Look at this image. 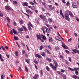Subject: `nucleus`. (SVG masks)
<instances>
[{
  "instance_id": "nucleus-3",
  "label": "nucleus",
  "mask_w": 79,
  "mask_h": 79,
  "mask_svg": "<svg viewBox=\"0 0 79 79\" xmlns=\"http://www.w3.org/2000/svg\"><path fill=\"white\" fill-rule=\"evenodd\" d=\"M69 70H70V71H74L75 70V71H77V70H79V68H76L73 69H72L71 68L69 67Z\"/></svg>"
},
{
  "instance_id": "nucleus-11",
  "label": "nucleus",
  "mask_w": 79,
  "mask_h": 79,
  "mask_svg": "<svg viewBox=\"0 0 79 79\" xmlns=\"http://www.w3.org/2000/svg\"><path fill=\"white\" fill-rule=\"evenodd\" d=\"M18 30L20 31L19 32L21 33V34L23 33L22 31H24V30H23L22 28H19L18 29Z\"/></svg>"
},
{
  "instance_id": "nucleus-43",
  "label": "nucleus",
  "mask_w": 79,
  "mask_h": 79,
  "mask_svg": "<svg viewBox=\"0 0 79 79\" xmlns=\"http://www.w3.org/2000/svg\"><path fill=\"white\" fill-rule=\"evenodd\" d=\"M75 74H76V75H78V74H79V73H78V71H77V70H75Z\"/></svg>"
},
{
  "instance_id": "nucleus-60",
  "label": "nucleus",
  "mask_w": 79,
  "mask_h": 79,
  "mask_svg": "<svg viewBox=\"0 0 79 79\" xmlns=\"http://www.w3.org/2000/svg\"><path fill=\"white\" fill-rule=\"evenodd\" d=\"M34 62L35 64H38V62L36 60H34Z\"/></svg>"
},
{
  "instance_id": "nucleus-50",
  "label": "nucleus",
  "mask_w": 79,
  "mask_h": 79,
  "mask_svg": "<svg viewBox=\"0 0 79 79\" xmlns=\"http://www.w3.org/2000/svg\"><path fill=\"white\" fill-rule=\"evenodd\" d=\"M14 26H16V22L14 21Z\"/></svg>"
},
{
  "instance_id": "nucleus-59",
  "label": "nucleus",
  "mask_w": 79,
  "mask_h": 79,
  "mask_svg": "<svg viewBox=\"0 0 79 79\" xmlns=\"http://www.w3.org/2000/svg\"><path fill=\"white\" fill-rule=\"evenodd\" d=\"M61 73H63L64 72H65V70L61 69Z\"/></svg>"
},
{
  "instance_id": "nucleus-24",
  "label": "nucleus",
  "mask_w": 79,
  "mask_h": 79,
  "mask_svg": "<svg viewBox=\"0 0 79 79\" xmlns=\"http://www.w3.org/2000/svg\"><path fill=\"white\" fill-rule=\"evenodd\" d=\"M62 47H63V48H64V49H66V47H67L66 46L65 44H62Z\"/></svg>"
},
{
  "instance_id": "nucleus-1",
  "label": "nucleus",
  "mask_w": 79,
  "mask_h": 79,
  "mask_svg": "<svg viewBox=\"0 0 79 79\" xmlns=\"http://www.w3.org/2000/svg\"><path fill=\"white\" fill-rule=\"evenodd\" d=\"M53 61L55 64V66H53V65L51 63L49 64V66H50L54 71H56L57 68V66H58V64L57 62H56L55 60H53Z\"/></svg>"
},
{
  "instance_id": "nucleus-53",
  "label": "nucleus",
  "mask_w": 79,
  "mask_h": 79,
  "mask_svg": "<svg viewBox=\"0 0 79 79\" xmlns=\"http://www.w3.org/2000/svg\"><path fill=\"white\" fill-rule=\"evenodd\" d=\"M40 74L41 75H42V74H43V72L42 71V70H40Z\"/></svg>"
},
{
  "instance_id": "nucleus-29",
  "label": "nucleus",
  "mask_w": 79,
  "mask_h": 79,
  "mask_svg": "<svg viewBox=\"0 0 79 79\" xmlns=\"http://www.w3.org/2000/svg\"><path fill=\"white\" fill-rule=\"evenodd\" d=\"M41 55H42V56H44V57H45V56H46V54H45V52H43L42 54H41Z\"/></svg>"
},
{
  "instance_id": "nucleus-16",
  "label": "nucleus",
  "mask_w": 79,
  "mask_h": 79,
  "mask_svg": "<svg viewBox=\"0 0 79 79\" xmlns=\"http://www.w3.org/2000/svg\"><path fill=\"white\" fill-rule=\"evenodd\" d=\"M69 15H70V16H71V17H72V18H74V15H73V14H72V12H71L69 11Z\"/></svg>"
},
{
  "instance_id": "nucleus-51",
  "label": "nucleus",
  "mask_w": 79,
  "mask_h": 79,
  "mask_svg": "<svg viewBox=\"0 0 79 79\" xmlns=\"http://www.w3.org/2000/svg\"><path fill=\"white\" fill-rule=\"evenodd\" d=\"M1 79H3V77L4 76L3 75H1Z\"/></svg>"
},
{
  "instance_id": "nucleus-37",
  "label": "nucleus",
  "mask_w": 79,
  "mask_h": 79,
  "mask_svg": "<svg viewBox=\"0 0 79 79\" xmlns=\"http://www.w3.org/2000/svg\"><path fill=\"white\" fill-rule=\"evenodd\" d=\"M55 49L56 51L58 50H59V48L58 47H55Z\"/></svg>"
},
{
  "instance_id": "nucleus-15",
  "label": "nucleus",
  "mask_w": 79,
  "mask_h": 79,
  "mask_svg": "<svg viewBox=\"0 0 79 79\" xmlns=\"http://www.w3.org/2000/svg\"><path fill=\"white\" fill-rule=\"evenodd\" d=\"M35 55L36 57H37L38 58H42V56L38 54H36Z\"/></svg>"
},
{
  "instance_id": "nucleus-25",
  "label": "nucleus",
  "mask_w": 79,
  "mask_h": 79,
  "mask_svg": "<svg viewBox=\"0 0 79 79\" xmlns=\"http://www.w3.org/2000/svg\"><path fill=\"white\" fill-rule=\"evenodd\" d=\"M40 21V19L39 18L37 19V20H36V22L37 24L39 23V22Z\"/></svg>"
},
{
  "instance_id": "nucleus-31",
  "label": "nucleus",
  "mask_w": 79,
  "mask_h": 79,
  "mask_svg": "<svg viewBox=\"0 0 79 79\" xmlns=\"http://www.w3.org/2000/svg\"><path fill=\"white\" fill-rule=\"evenodd\" d=\"M15 54L16 56H18L19 55L18 54V51H16L15 52Z\"/></svg>"
},
{
  "instance_id": "nucleus-54",
  "label": "nucleus",
  "mask_w": 79,
  "mask_h": 79,
  "mask_svg": "<svg viewBox=\"0 0 79 79\" xmlns=\"http://www.w3.org/2000/svg\"><path fill=\"white\" fill-rule=\"evenodd\" d=\"M43 34H45V29H44L43 30Z\"/></svg>"
},
{
  "instance_id": "nucleus-13",
  "label": "nucleus",
  "mask_w": 79,
  "mask_h": 79,
  "mask_svg": "<svg viewBox=\"0 0 79 79\" xmlns=\"http://www.w3.org/2000/svg\"><path fill=\"white\" fill-rule=\"evenodd\" d=\"M46 60L48 62H52V60H51V59L48 57H46Z\"/></svg>"
},
{
  "instance_id": "nucleus-18",
  "label": "nucleus",
  "mask_w": 79,
  "mask_h": 79,
  "mask_svg": "<svg viewBox=\"0 0 79 79\" xmlns=\"http://www.w3.org/2000/svg\"><path fill=\"white\" fill-rule=\"evenodd\" d=\"M12 31L14 34H18V31H15V29H12Z\"/></svg>"
},
{
  "instance_id": "nucleus-56",
  "label": "nucleus",
  "mask_w": 79,
  "mask_h": 79,
  "mask_svg": "<svg viewBox=\"0 0 79 79\" xmlns=\"http://www.w3.org/2000/svg\"><path fill=\"white\" fill-rule=\"evenodd\" d=\"M61 1L64 3H66V2H65V0H62Z\"/></svg>"
},
{
  "instance_id": "nucleus-64",
  "label": "nucleus",
  "mask_w": 79,
  "mask_h": 79,
  "mask_svg": "<svg viewBox=\"0 0 79 79\" xmlns=\"http://www.w3.org/2000/svg\"><path fill=\"white\" fill-rule=\"evenodd\" d=\"M33 79H37V77L34 76L33 77Z\"/></svg>"
},
{
  "instance_id": "nucleus-21",
  "label": "nucleus",
  "mask_w": 79,
  "mask_h": 79,
  "mask_svg": "<svg viewBox=\"0 0 79 79\" xmlns=\"http://www.w3.org/2000/svg\"><path fill=\"white\" fill-rule=\"evenodd\" d=\"M25 69L26 72H27V73H28V68H27V67L26 66H25Z\"/></svg>"
},
{
  "instance_id": "nucleus-23",
  "label": "nucleus",
  "mask_w": 79,
  "mask_h": 79,
  "mask_svg": "<svg viewBox=\"0 0 79 79\" xmlns=\"http://www.w3.org/2000/svg\"><path fill=\"white\" fill-rule=\"evenodd\" d=\"M69 12L68 11L65 12L64 16H69Z\"/></svg>"
},
{
  "instance_id": "nucleus-26",
  "label": "nucleus",
  "mask_w": 79,
  "mask_h": 79,
  "mask_svg": "<svg viewBox=\"0 0 79 79\" xmlns=\"http://www.w3.org/2000/svg\"><path fill=\"white\" fill-rule=\"evenodd\" d=\"M46 69L48 71H50V68L48 67V66H46Z\"/></svg>"
},
{
  "instance_id": "nucleus-49",
  "label": "nucleus",
  "mask_w": 79,
  "mask_h": 79,
  "mask_svg": "<svg viewBox=\"0 0 79 79\" xmlns=\"http://www.w3.org/2000/svg\"><path fill=\"white\" fill-rule=\"evenodd\" d=\"M40 50H42V49H43V47H42V46H40Z\"/></svg>"
},
{
  "instance_id": "nucleus-36",
  "label": "nucleus",
  "mask_w": 79,
  "mask_h": 79,
  "mask_svg": "<svg viewBox=\"0 0 79 79\" xmlns=\"http://www.w3.org/2000/svg\"><path fill=\"white\" fill-rule=\"evenodd\" d=\"M6 19L7 20V21L8 23L10 22V18L8 17H6Z\"/></svg>"
},
{
  "instance_id": "nucleus-34",
  "label": "nucleus",
  "mask_w": 79,
  "mask_h": 79,
  "mask_svg": "<svg viewBox=\"0 0 79 79\" xmlns=\"http://www.w3.org/2000/svg\"><path fill=\"white\" fill-rule=\"evenodd\" d=\"M70 5V3L69 1L68 2L66 3V6H68Z\"/></svg>"
},
{
  "instance_id": "nucleus-19",
  "label": "nucleus",
  "mask_w": 79,
  "mask_h": 79,
  "mask_svg": "<svg viewBox=\"0 0 79 79\" xmlns=\"http://www.w3.org/2000/svg\"><path fill=\"white\" fill-rule=\"evenodd\" d=\"M19 21L20 24H23L24 23V22L23 20L21 19H19Z\"/></svg>"
},
{
  "instance_id": "nucleus-10",
  "label": "nucleus",
  "mask_w": 79,
  "mask_h": 79,
  "mask_svg": "<svg viewBox=\"0 0 79 79\" xmlns=\"http://www.w3.org/2000/svg\"><path fill=\"white\" fill-rule=\"evenodd\" d=\"M40 37L42 36H41V35H40V34L39 35H36V37H37V39L40 40V39H41L42 38Z\"/></svg>"
},
{
  "instance_id": "nucleus-7",
  "label": "nucleus",
  "mask_w": 79,
  "mask_h": 79,
  "mask_svg": "<svg viewBox=\"0 0 79 79\" xmlns=\"http://www.w3.org/2000/svg\"><path fill=\"white\" fill-rule=\"evenodd\" d=\"M72 51L74 52L75 53H77L78 54H79V50L77 49H73Z\"/></svg>"
},
{
  "instance_id": "nucleus-63",
  "label": "nucleus",
  "mask_w": 79,
  "mask_h": 79,
  "mask_svg": "<svg viewBox=\"0 0 79 79\" xmlns=\"http://www.w3.org/2000/svg\"><path fill=\"white\" fill-rule=\"evenodd\" d=\"M65 52L67 53H69V52L67 50H65Z\"/></svg>"
},
{
  "instance_id": "nucleus-32",
  "label": "nucleus",
  "mask_w": 79,
  "mask_h": 79,
  "mask_svg": "<svg viewBox=\"0 0 79 79\" xmlns=\"http://www.w3.org/2000/svg\"><path fill=\"white\" fill-rule=\"evenodd\" d=\"M27 25H28L29 30L30 31H31L32 30V29L31 28V27H30V26H29V25L28 24Z\"/></svg>"
},
{
  "instance_id": "nucleus-9",
  "label": "nucleus",
  "mask_w": 79,
  "mask_h": 79,
  "mask_svg": "<svg viewBox=\"0 0 79 79\" xmlns=\"http://www.w3.org/2000/svg\"><path fill=\"white\" fill-rule=\"evenodd\" d=\"M5 8L7 10H11V8L9 7L8 6H6L5 7Z\"/></svg>"
},
{
  "instance_id": "nucleus-5",
  "label": "nucleus",
  "mask_w": 79,
  "mask_h": 79,
  "mask_svg": "<svg viewBox=\"0 0 79 79\" xmlns=\"http://www.w3.org/2000/svg\"><path fill=\"white\" fill-rule=\"evenodd\" d=\"M72 6L73 8H77L78 7L77 5L74 4V3L72 4Z\"/></svg>"
},
{
  "instance_id": "nucleus-6",
  "label": "nucleus",
  "mask_w": 79,
  "mask_h": 79,
  "mask_svg": "<svg viewBox=\"0 0 79 79\" xmlns=\"http://www.w3.org/2000/svg\"><path fill=\"white\" fill-rule=\"evenodd\" d=\"M60 14L62 16V18L64 19V15H63V12L62 11V10H60Z\"/></svg>"
},
{
  "instance_id": "nucleus-62",
  "label": "nucleus",
  "mask_w": 79,
  "mask_h": 79,
  "mask_svg": "<svg viewBox=\"0 0 79 79\" xmlns=\"http://www.w3.org/2000/svg\"><path fill=\"white\" fill-rule=\"evenodd\" d=\"M3 16V15L2 13L0 14V16H1V17H2Z\"/></svg>"
},
{
  "instance_id": "nucleus-47",
  "label": "nucleus",
  "mask_w": 79,
  "mask_h": 79,
  "mask_svg": "<svg viewBox=\"0 0 79 79\" xmlns=\"http://www.w3.org/2000/svg\"><path fill=\"white\" fill-rule=\"evenodd\" d=\"M30 4H31V5H35L34 3V2H30Z\"/></svg>"
},
{
  "instance_id": "nucleus-38",
  "label": "nucleus",
  "mask_w": 79,
  "mask_h": 79,
  "mask_svg": "<svg viewBox=\"0 0 79 79\" xmlns=\"http://www.w3.org/2000/svg\"><path fill=\"white\" fill-rule=\"evenodd\" d=\"M25 53H26V52H25V51L24 50H22V55H24Z\"/></svg>"
},
{
  "instance_id": "nucleus-30",
  "label": "nucleus",
  "mask_w": 79,
  "mask_h": 79,
  "mask_svg": "<svg viewBox=\"0 0 79 79\" xmlns=\"http://www.w3.org/2000/svg\"><path fill=\"white\" fill-rule=\"evenodd\" d=\"M48 20L49 21V22H50V23H52L53 22L52 20L50 19V18H48Z\"/></svg>"
},
{
  "instance_id": "nucleus-58",
  "label": "nucleus",
  "mask_w": 79,
  "mask_h": 79,
  "mask_svg": "<svg viewBox=\"0 0 79 79\" xmlns=\"http://www.w3.org/2000/svg\"><path fill=\"white\" fill-rule=\"evenodd\" d=\"M57 34L58 35H59V36H60V37H61V35H60V34L59 32H57Z\"/></svg>"
},
{
  "instance_id": "nucleus-17",
  "label": "nucleus",
  "mask_w": 79,
  "mask_h": 79,
  "mask_svg": "<svg viewBox=\"0 0 79 79\" xmlns=\"http://www.w3.org/2000/svg\"><path fill=\"white\" fill-rule=\"evenodd\" d=\"M23 6H28V3L26 2H23Z\"/></svg>"
},
{
  "instance_id": "nucleus-42",
  "label": "nucleus",
  "mask_w": 79,
  "mask_h": 79,
  "mask_svg": "<svg viewBox=\"0 0 79 79\" xmlns=\"http://www.w3.org/2000/svg\"><path fill=\"white\" fill-rule=\"evenodd\" d=\"M63 79H66V75H64L63 76Z\"/></svg>"
},
{
  "instance_id": "nucleus-48",
  "label": "nucleus",
  "mask_w": 79,
  "mask_h": 79,
  "mask_svg": "<svg viewBox=\"0 0 79 79\" xmlns=\"http://www.w3.org/2000/svg\"><path fill=\"white\" fill-rule=\"evenodd\" d=\"M25 61H26V62H27V63H28V64L29 63V60H27V59H25Z\"/></svg>"
},
{
  "instance_id": "nucleus-44",
  "label": "nucleus",
  "mask_w": 79,
  "mask_h": 79,
  "mask_svg": "<svg viewBox=\"0 0 79 79\" xmlns=\"http://www.w3.org/2000/svg\"><path fill=\"white\" fill-rule=\"evenodd\" d=\"M65 62L66 64H69V63L68 62V61L66 60H65Z\"/></svg>"
},
{
  "instance_id": "nucleus-8",
  "label": "nucleus",
  "mask_w": 79,
  "mask_h": 79,
  "mask_svg": "<svg viewBox=\"0 0 79 79\" xmlns=\"http://www.w3.org/2000/svg\"><path fill=\"white\" fill-rule=\"evenodd\" d=\"M51 30H50V28H46L45 32H46L48 33H50V32H51Z\"/></svg>"
},
{
  "instance_id": "nucleus-61",
  "label": "nucleus",
  "mask_w": 79,
  "mask_h": 79,
  "mask_svg": "<svg viewBox=\"0 0 79 79\" xmlns=\"http://www.w3.org/2000/svg\"><path fill=\"white\" fill-rule=\"evenodd\" d=\"M71 57H69V61H70V62H71Z\"/></svg>"
},
{
  "instance_id": "nucleus-28",
  "label": "nucleus",
  "mask_w": 79,
  "mask_h": 79,
  "mask_svg": "<svg viewBox=\"0 0 79 79\" xmlns=\"http://www.w3.org/2000/svg\"><path fill=\"white\" fill-rule=\"evenodd\" d=\"M14 40H18L19 39V38L17 36H15L14 37Z\"/></svg>"
},
{
  "instance_id": "nucleus-14",
  "label": "nucleus",
  "mask_w": 79,
  "mask_h": 79,
  "mask_svg": "<svg viewBox=\"0 0 79 79\" xmlns=\"http://www.w3.org/2000/svg\"><path fill=\"white\" fill-rule=\"evenodd\" d=\"M41 36L43 37H42V39L44 40H46V37L44 35H43V34H41Z\"/></svg>"
},
{
  "instance_id": "nucleus-12",
  "label": "nucleus",
  "mask_w": 79,
  "mask_h": 79,
  "mask_svg": "<svg viewBox=\"0 0 79 79\" xmlns=\"http://www.w3.org/2000/svg\"><path fill=\"white\" fill-rule=\"evenodd\" d=\"M55 39L56 40H58L59 41H61V39L60 38V37L58 36H56L55 37Z\"/></svg>"
},
{
  "instance_id": "nucleus-22",
  "label": "nucleus",
  "mask_w": 79,
  "mask_h": 79,
  "mask_svg": "<svg viewBox=\"0 0 79 79\" xmlns=\"http://www.w3.org/2000/svg\"><path fill=\"white\" fill-rule=\"evenodd\" d=\"M72 77L74 78V79H76L78 78V77L76 75L72 76Z\"/></svg>"
},
{
  "instance_id": "nucleus-57",
  "label": "nucleus",
  "mask_w": 79,
  "mask_h": 79,
  "mask_svg": "<svg viewBox=\"0 0 79 79\" xmlns=\"http://www.w3.org/2000/svg\"><path fill=\"white\" fill-rule=\"evenodd\" d=\"M48 48L50 50H52V48H51V47H50V46L49 45L48 46Z\"/></svg>"
},
{
  "instance_id": "nucleus-4",
  "label": "nucleus",
  "mask_w": 79,
  "mask_h": 79,
  "mask_svg": "<svg viewBox=\"0 0 79 79\" xmlns=\"http://www.w3.org/2000/svg\"><path fill=\"white\" fill-rule=\"evenodd\" d=\"M65 19L68 21H70V18L69 17V15H64Z\"/></svg>"
},
{
  "instance_id": "nucleus-35",
  "label": "nucleus",
  "mask_w": 79,
  "mask_h": 79,
  "mask_svg": "<svg viewBox=\"0 0 79 79\" xmlns=\"http://www.w3.org/2000/svg\"><path fill=\"white\" fill-rule=\"evenodd\" d=\"M1 47L2 48V49L3 50V51H6L5 49V48L3 47V46H1Z\"/></svg>"
},
{
  "instance_id": "nucleus-45",
  "label": "nucleus",
  "mask_w": 79,
  "mask_h": 79,
  "mask_svg": "<svg viewBox=\"0 0 79 79\" xmlns=\"http://www.w3.org/2000/svg\"><path fill=\"white\" fill-rule=\"evenodd\" d=\"M57 73L58 74H60V76H62V73H61L60 71H57Z\"/></svg>"
},
{
  "instance_id": "nucleus-46",
  "label": "nucleus",
  "mask_w": 79,
  "mask_h": 79,
  "mask_svg": "<svg viewBox=\"0 0 79 79\" xmlns=\"http://www.w3.org/2000/svg\"><path fill=\"white\" fill-rule=\"evenodd\" d=\"M46 52L47 53H49V54H50V55H51V53L50 52H49V51H48V50H47Z\"/></svg>"
},
{
  "instance_id": "nucleus-40",
  "label": "nucleus",
  "mask_w": 79,
  "mask_h": 79,
  "mask_svg": "<svg viewBox=\"0 0 79 79\" xmlns=\"http://www.w3.org/2000/svg\"><path fill=\"white\" fill-rule=\"evenodd\" d=\"M31 11V10H26V11L27 13H29L30 12V11Z\"/></svg>"
},
{
  "instance_id": "nucleus-27",
  "label": "nucleus",
  "mask_w": 79,
  "mask_h": 79,
  "mask_svg": "<svg viewBox=\"0 0 79 79\" xmlns=\"http://www.w3.org/2000/svg\"><path fill=\"white\" fill-rule=\"evenodd\" d=\"M13 3L14 4V5H17V4H18L17 1H14L13 2Z\"/></svg>"
},
{
  "instance_id": "nucleus-39",
  "label": "nucleus",
  "mask_w": 79,
  "mask_h": 79,
  "mask_svg": "<svg viewBox=\"0 0 79 79\" xmlns=\"http://www.w3.org/2000/svg\"><path fill=\"white\" fill-rule=\"evenodd\" d=\"M29 25H30L31 27H33V26H32V24L30 22H29Z\"/></svg>"
},
{
  "instance_id": "nucleus-52",
  "label": "nucleus",
  "mask_w": 79,
  "mask_h": 79,
  "mask_svg": "<svg viewBox=\"0 0 79 79\" xmlns=\"http://www.w3.org/2000/svg\"><path fill=\"white\" fill-rule=\"evenodd\" d=\"M10 34L11 35L13 34V31H12V30H11L10 31Z\"/></svg>"
},
{
  "instance_id": "nucleus-41",
  "label": "nucleus",
  "mask_w": 79,
  "mask_h": 79,
  "mask_svg": "<svg viewBox=\"0 0 79 79\" xmlns=\"http://www.w3.org/2000/svg\"><path fill=\"white\" fill-rule=\"evenodd\" d=\"M23 13V14H24V15H26V16H27L28 18H29V15H28L27 14L24 13Z\"/></svg>"
},
{
  "instance_id": "nucleus-33",
  "label": "nucleus",
  "mask_w": 79,
  "mask_h": 79,
  "mask_svg": "<svg viewBox=\"0 0 79 79\" xmlns=\"http://www.w3.org/2000/svg\"><path fill=\"white\" fill-rule=\"evenodd\" d=\"M22 27L24 28L25 31H27V28L24 26H23Z\"/></svg>"
},
{
  "instance_id": "nucleus-2",
  "label": "nucleus",
  "mask_w": 79,
  "mask_h": 79,
  "mask_svg": "<svg viewBox=\"0 0 79 79\" xmlns=\"http://www.w3.org/2000/svg\"><path fill=\"white\" fill-rule=\"evenodd\" d=\"M40 18H41L42 19H43V23L44 24H47V23H48V21H47V19H45V16H44V15L43 16L42 14L40 15Z\"/></svg>"
},
{
  "instance_id": "nucleus-20",
  "label": "nucleus",
  "mask_w": 79,
  "mask_h": 79,
  "mask_svg": "<svg viewBox=\"0 0 79 79\" xmlns=\"http://www.w3.org/2000/svg\"><path fill=\"white\" fill-rule=\"evenodd\" d=\"M48 40L50 42H52L53 41V40H52V37H49V38Z\"/></svg>"
},
{
  "instance_id": "nucleus-55",
  "label": "nucleus",
  "mask_w": 79,
  "mask_h": 79,
  "mask_svg": "<svg viewBox=\"0 0 79 79\" xmlns=\"http://www.w3.org/2000/svg\"><path fill=\"white\" fill-rule=\"evenodd\" d=\"M60 57L61 58H62V59H63V58H64L63 56L62 55H60Z\"/></svg>"
}]
</instances>
